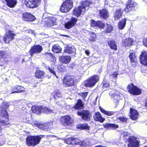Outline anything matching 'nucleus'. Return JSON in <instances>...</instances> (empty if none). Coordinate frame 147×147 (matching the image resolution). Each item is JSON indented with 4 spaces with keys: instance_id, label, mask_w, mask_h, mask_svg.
Masks as SVG:
<instances>
[{
    "instance_id": "nucleus-51",
    "label": "nucleus",
    "mask_w": 147,
    "mask_h": 147,
    "mask_svg": "<svg viewBox=\"0 0 147 147\" xmlns=\"http://www.w3.org/2000/svg\"><path fill=\"white\" fill-rule=\"evenodd\" d=\"M117 119L120 120L122 122L126 123L127 121V119L124 117H118Z\"/></svg>"
},
{
    "instance_id": "nucleus-23",
    "label": "nucleus",
    "mask_w": 147,
    "mask_h": 147,
    "mask_svg": "<svg viewBox=\"0 0 147 147\" xmlns=\"http://www.w3.org/2000/svg\"><path fill=\"white\" fill-rule=\"evenodd\" d=\"M103 125L105 128L107 129H115L119 127L117 125L111 123L104 124Z\"/></svg>"
},
{
    "instance_id": "nucleus-10",
    "label": "nucleus",
    "mask_w": 147,
    "mask_h": 147,
    "mask_svg": "<svg viewBox=\"0 0 147 147\" xmlns=\"http://www.w3.org/2000/svg\"><path fill=\"white\" fill-rule=\"evenodd\" d=\"M42 46L39 45H34L31 47L29 51L30 55L32 57L34 53H40L42 50Z\"/></svg>"
},
{
    "instance_id": "nucleus-32",
    "label": "nucleus",
    "mask_w": 147,
    "mask_h": 147,
    "mask_svg": "<svg viewBox=\"0 0 147 147\" xmlns=\"http://www.w3.org/2000/svg\"><path fill=\"white\" fill-rule=\"evenodd\" d=\"M83 106L84 105L82 100L79 99L78 100L74 107L75 109H78L82 108Z\"/></svg>"
},
{
    "instance_id": "nucleus-55",
    "label": "nucleus",
    "mask_w": 147,
    "mask_h": 147,
    "mask_svg": "<svg viewBox=\"0 0 147 147\" xmlns=\"http://www.w3.org/2000/svg\"><path fill=\"white\" fill-rule=\"evenodd\" d=\"M118 74L116 71L115 72H114L113 74L112 75V77L113 78H116L117 75Z\"/></svg>"
},
{
    "instance_id": "nucleus-36",
    "label": "nucleus",
    "mask_w": 147,
    "mask_h": 147,
    "mask_svg": "<svg viewBox=\"0 0 147 147\" xmlns=\"http://www.w3.org/2000/svg\"><path fill=\"white\" fill-rule=\"evenodd\" d=\"M53 95L55 99H57L58 98L61 97V95L59 90H55L53 93Z\"/></svg>"
},
{
    "instance_id": "nucleus-45",
    "label": "nucleus",
    "mask_w": 147,
    "mask_h": 147,
    "mask_svg": "<svg viewBox=\"0 0 147 147\" xmlns=\"http://www.w3.org/2000/svg\"><path fill=\"white\" fill-rule=\"evenodd\" d=\"M80 128L81 129H86L88 130L90 128V127L86 123L80 124Z\"/></svg>"
},
{
    "instance_id": "nucleus-46",
    "label": "nucleus",
    "mask_w": 147,
    "mask_h": 147,
    "mask_svg": "<svg viewBox=\"0 0 147 147\" xmlns=\"http://www.w3.org/2000/svg\"><path fill=\"white\" fill-rule=\"evenodd\" d=\"M60 10L61 12H66L69 11L67 7L63 5V3L62 4Z\"/></svg>"
},
{
    "instance_id": "nucleus-8",
    "label": "nucleus",
    "mask_w": 147,
    "mask_h": 147,
    "mask_svg": "<svg viewBox=\"0 0 147 147\" xmlns=\"http://www.w3.org/2000/svg\"><path fill=\"white\" fill-rule=\"evenodd\" d=\"M88 5L87 2L85 1L82 4V7H79L77 8H75L74 10V14L77 16H80L82 12L85 10L86 7Z\"/></svg>"
},
{
    "instance_id": "nucleus-30",
    "label": "nucleus",
    "mask_w": 147,
    "mask_h": 147,
    "mask_svg": "<svg viewBox=\"0 0 147 147\" xmlns=\"http://www.w3.org/2000/svg\"><path fill=\"white\" fill-rule=\"evenodd\" d=\"M108 45L110 48L115 50H117V45L113 40H109L108 42Z\"/></svg>"
},
{
    "instance_id": "nucleus-34",
    "label": "nucleus",
    "mask_w": 147,
    "mask_h": 147,
    "mask_svg": "<svg viewBox=\"0 0 147 147\" xmlns=\"http://www.w3.org/2000/svg\"><path fill=\"white\" fill-rule=\"evenodd\" d=\"M126 19H123L119 22L118 24V26L119 29L122 30L124 28L126 25Z\"/></svg>"
},
{
    "instance_id": "nucleus-13",
    "label": "nucleus",
    "mask_w": 147,
    "mask_h": 147,
    "mask_svg": "<svg viewBox=\"0 0 147 147\" xmlns=\"http://www.w3.org/2000/svg\"><path fill=\"white\" fill-rule=\"evenodd\" d=\"M22 19L27 21H33L35 20V16L30 13H25L22 14Z\"/></svg>"
},
{
    "instance_id": "nucleus-5",
    "label": "nucleus",
    "mask_w": 147,
    "mask_h": 147,
    "mask_svg": "<svg viewBox=\"0 0 147 147\" xmlns=\"http://www.w3.org/2000/svg\"><path fill=\"white\" fill-rule=\"evenodd\" d=\"M77 114L81 116L82 120L87 121H89L92 116L91 112L88 110H83L81 111H78Z\"/></svg>"
},
{
    "instance_id": "nucleus-31",
    "label": "nucleus",
    "mask_w": 147,
    "mask_h": 147,
    "mask_svg": "<svg viewBox=\"0 0 147 147\" xmlns=\"http://www.w3.org/2000/svg\"><path fill=\"white\" fill-rule=\"evenodd\" d=\"M90 144V143L88 142V140H86L85 141H80V140L78 139L77 141L76 144H78L82 147H85L86 146L89 145Z\"/></svg>"
},
{
    "instance_id": "nucleus-54",
    "label": "nucleus",
    "mask_w": 147,
    "mask_h": 147,
    "mask_svg": "<svg viewBox=\"0 0 147 147\" xmlns=\"http://www.w3.org/2000/svg\"><path fill=\"white\" fill-rule=\"evenodd\" d=\"M143 43L144 45L147 47V39L143 40Z\"/></svg>"
},
{
    "instance_id": "nucleus-24",
    "label": "nucleus",
    "mask_w": 147,
    "mask_h": 147,
    "mask_svg": "<svg viewBox=\"0 0 147 147\" xmlns=\"http://www.w3.org/2000/svg\"><path fill=\"white\" fill-rule=\"evenodd\" d=\"M8 6L10 8L14 7L17 3L16 0H5Z\"/></svg>"
},
{
    "instance_id": "nucleus-50",
    "label": "nucleus",
    "mask_w": 147,
    "mask_h": 147,
    "mask_svg": "<svg viewBox=\"0 0 147 147\" xmlns=\"http://www.w3.org/2000/svg\"><path fill=\"white\" fill-rule=\"evenodd\" d=\"M54 68H51L50 67H49L48 68V69L49 72L53 75L55 76L57 78H58V77L56 76L55 71H54Z\"/></svg>"
},
{
    "instance_id": "nucleus-48",
    "label": "nucleus",
    "mask_w": 147,
    "mask_h": 147,
    "mask_svg": "<svg viewBox=\"0 0 147 147\" xmlns=\"http://www.w3.org/2000/svg\"><path fill=\"white\" fill-rule=\"evenodd\" d=\"M88 94V92H80L78 94L79 95L81 96L84 100L85 98L87 97Z\"/></svg>"
},
{
    "instance_id": "nucleus-29",
    "label": "nucleus",
    "mask_w": 147,
    "mask_h": 147,
    "mask_svg": "<svg viewBox=\"0 0 147 147\" xmlns=\"http://www.w3.org/2000/svg\"><path fill=\"white\" fill-rule=\"evenodd\" d=\"M129 57L131 63H136L137 61V56L136 55L135 53H130Z\"/></svg>"
},
{
    "instance_id": "nucleus-63",
    "label": "nucleus",
    "mask_w": 147,
    "mask_h": 147,
    "mask_svg": "<svg viewBox=\"0 0 147 147\" xmlns=\"http://www.w3.org/2000/svg\"><path fill=\"white\" fill-rule=\"evenodd\" d=\"M95 147H106L104 146H102L99 145V146H96Z\"/></svg>"
},
{
    "instance_id": "nucleus-49",
    "label": "nucleus",
    "mask_w": 147,
    "mask_h": 147,
    "mask_svg": "<svg viewBox=\"0 0 147 147\" xmlns=\"http://www.w3.org/2000/svg\"><path fill=\"white\" fill-rule=\"evenodd\" d=\"M45 55L47 58H53V59L55 58V57L53 55L52 53H45Z\"/></svg>"
},
{
    "instance_id": "nucleus-39",
    "label": "nucleus",
    "mask_w": 147,
    "mask_h": 147,
    "mask_svg": "<svg viewBox=\"0 0 147 147\" xmlns=\"http://www.w3.org/2000/svg\"><path fill=\"white\" fill-rule=\"evenodd\" d=\"M88 34L90 36L89 40L91 41H95L96 37V34L94 32H89Z\"/></svg>"
},
{
    "instance_id": "nucleus-64",
    "label": "nucleus",
    "mask_w": 147,
    "mask_h": 147,
    "mask_svg": "<svg viewBox=\"0 0 147 147\" xmlns=\"http://www.w3.org/2000/svg\"><path fill=\"white\" fill-rule=\"evenodd\" d=\"M29 40L30 41L31 40V39L30 38H29Z\"/></svg>"
},
{
    "instance_id": "nucleus-3",
    "label": "nucleus",
    "mask_w": 147,
    "mask_h": 147,
    "mask_svg": "<svg viewBox=\"0 0 147 147\" xmlns=\"http://www.w3.org/2000/svg\"><path fill=\"white\" fill-rule=\"evenodd\" d=\"M76 79L74 76L72 75H68L65 76L63 79V85L66 87L71 86L74 85Z\"/></svg>"
},
{
    "instance_id": "nucleus-15",
    "label": "nucleus",
    "mask_w": 147,
    "mask_h": 147,
    "mask_svg": "<svg viewBox=\"0 0 147 147\" xmlns=\"http://www.w3.org/2000/svg\"><path fill=\"white\" fill-rule=\"evenodd\" d=\"M60 61L63 63L67 64L70 62L71 57L69 55H63L59 57Z\"/></svg>"
},
{
    "instance_id": "nucleus-22",
    "label": "nucleus",
    "mask_w": 147,
    "mask_h": 147,
    "mask_svg": "<svg viewBox=\"0 0 147 147\" xmlns=\"http://www.w3.org/2000/svg\"><path fill=\"white\" fill-rule=\"evenodd\" d=\"M94 120L102 123L105 120V119L102 117L99 112H97L95 113L93 117Z\"/></svg>"
},
{
    "instance_id": "nucleus-20",
    "label": "nucleus",
    "mask_w": 147,
    "mask_h": 147,
    "mask_svg": "<svg viewBox=\"0 0 147 147\" xmlns=\"http://www.w3.org/2000/svg\"><path fill=\"white\" fill-rule=\"evenodd\" d=\"M91 26L94 27H97L99 28H103L105 26L104 24L102 21H95L94 20H92L91 24Z\"/></svg>"
},
{
    "instance_id": "nucleus-60",
    "label": "nucleus",
    "mask_w": 147,
    "mask_h": 147,
    "mask_svg": "<svg viewBox=\"0 0 147 147\" xmlns=\"http://www.w3.org/2000/svg\"><path fill=\"white\" fill-rule=\"evenodd\" d=\"M52 135V137H54L56 139H59L56 136L54 135Z\"/></svg>"
},
{
    "instance_id": "nucleus-44",
    "label": "nucleus",
    "mask_w": 147,
    "mask_h": 147,
    "mask_svg": "<svg viewBox=\"0 0 147 147\" xmlns=\"http://www.w3.org/2000/svg\"><path fill=\"white\" fill-rule=\"evenodd\" d=\"M113 30V27L111 25L107 24V25L106 29H105V32L107 33H110Z\"/></svg>"
},
{
    "instance_id": "nucleus-61",
    "label": "nucleus",
    "mask_w": 147,
    "mask_h": 147,
    "mask_svg": "<svg viewBox=\"0 0 147 147\" xmlns=\"http://www.w3.org/2000/svg\"><path fill=\"white\" fill-rule=\"evenodd\" d=\"M52 137V135H47L46 136V138Z\"/></svg>"
},
{
    "instance_id": "nucleus-12",
    "label": "nucleus",
    "mask_w": 147,
    "mask_h": 147,
    "mask_svg": "<svg viewBox=\"0 0 147 147\" xmlns=\"http://www.w3.org/2000/svg\"><path fill=\"white\" fill-rule=\"evenodd\" d=\"M136 138L134 136H131L128 139L129 142L128 144V147H138L139 142L137 140Z\"/></svg>"
},
{
    "instance_id": "nucleus-43",
    "label": "nucleus",
    "mask_w": 147,
    "mask_h": 147,
    "mask_svg": "<svg viewBox=\"0 0 147 147\" xmlns=\"http://www.w3.org/2000/svg\"><path fill=\"white\" fill-rule=\"evenodd\" d=\"M39 127H40V129H42L45 131H48L50 129L48 125L46 124H45L44 125H39Z\"/></svg>"
},
{
    "instance_id": "nucleus-1",
    "label": "nucleus",
    "mask_w": 147,
    "mask_h": 147,
    "mask_svg": "<svg viewBox=\"0 0 147 147\" xmlns=\"http://www.w3.org/2000/svg\"><path fill=\"white\" fill-rule=\"evenodd\" d=\"M9 105L8 102H3L0 107V131L3 128L10 126L9 115L6 110Z\"/></svg>"
},
{
    "instance_id": "nucleus-47",
    "label": "nucleus",
    "mask_w": 147,
    "mask_h": 147,
    "mask_svg": "<svg viewBox=\"0 0 147 147\" xmlns=\"http://www.w3.org/2000/svg\"><path fill=\"white\" fill-rule=\"evenodd\" d=\"M101 86H102V87H107L109 86V84L108 82L105 80H104L102 83Z\"/></svg>"
},
{
    "instance_id": "nucleus-58",
    "label": "nucleus",
    "mask_w": 147,
    "mask_h": 147,
    "mask_svg": "<svg viewBox=\"0 0 147 147\" xmlns=\"http://www.w3.org/2000/svg\"><path fill=\"white\" fill-rule=\"evenodd\" d=\"M144 106L147 109V98L146 100Z\"/></svg>"
},
{
    "instance_id": "nucleus-62",
    "label": "nucleus",
    "mask_w": 147,
    "mask_h": 147,
    "mask_svg": "<svg viewBox=\"0 0 147 147\" xmlns=\"http://www.w3.org/2000/svg\"><path fill=\"white\" fill-rule=\"evenodd\" d=\"M3 37L0 36V43H1L2 42V40H3Z\"/></svg>"
},
{
    "instance_id": "nucleus-35",
    "label": "nucleus",
    "mask_w": 147,
    "mask_h": 147,
    "mask_svg": "<svg viewBox=\"0 0 147 147\" xmlns=\"http://www.w3.org/2000/svg\"><path fill=\"white\" fill-rule=\"evenodd\" d=\"M61 48L58 45H55L53 47L52 50L57 53H60L61 51Z\"/></svg>"
},
{
    "instance_id": "nucleus-42",
    "label": "nucleus",
    "mask_w": 147,
    "mask_h": 147,
    "mask_svg": "<svg viewBox=\"0 0 147 147\" xmlns=\"http://www.w3.org/2000/svg\"><path fill=\"white\" fill-rule=\"evenodd\" d=\"M42 113H45L47 114L51 113L53 112V110L49 109L47 107H42Z\"/></svg>"
},
{
    "instance_id": "nucleus-7",
    "label": "nucleus",
    "mask_w": 147,
    "mask_h": 147,
    "mask_svg": "<svg viewBox=\"0 0 147 147\" xmlns=\"http://www.w3.org/2000/svg\"><path fill=\"white\" fill-rule=\"evenodd\" d=\"M41 1V0H26L25 4L28 7L32 8L37 7Z\"/></svg>"
},
{
    "instance_id": "nucleus-11",
    "label": "nucleus",
    "mask_w": 147,
    "mask_h": 147,
    "mask_svg": "<svg viewBox=\"0 0 147 147\" xmlns=\"http://www.w3.org/2000/svg\"><path fill=\"white\" fill-rule=\"evenodd\" d=\"M15 35L11 31H9L7 32L5 35L3 37V40L5 43H9L14 38Z\"/></svg>"
},
{
    "instance_id": "nucleus-53",
    "label": "nucleus",
    "mask_w": 147,
    "mask_h": 147,
    "mask_svg": "<svg viewBox=\"0 0 147 147\" xmlns=\"http://www.w3.org/2000/svg\"><path fill=\"white\" fill-rule=\"evenodd\" d=\"M4 58H2L1 59H0V66H3L4 65Z\"/></svg>"
},
{
    "instance_id": "nucleus-26",
    "label": "nucleus",
    "mask_w": 147,
    "mask_h": 147,
    "mask_svg": "<svg viewBox=\"0 0 147 147\" xmlns=\"http://www.w3.org/2000/svg\"><path fill=\"white\" fill-rule=\"evenodd\" d=\"M78 140V139L77 138H74L71 137L68 139H67L66 140V142L68 144H76L77 143V141Z\"/></svg>"
},
{
    "instance_id": "nucleus-9",
    "label": "nucleus",
    "mask_w": 147,
    "mask_h": 147,
    "mask_svg": "<svg viewBox=\"0 0 147 147\" xmlns=\"http://www.w3.org/2000/svg\"><path fill=\"white\" fill-rule=\"evenodd\" d=\"M60 121L61 123L64 125L70 126L73 122V121L70 117L68 115L63 116L60 119Z\"/></svg>"
},
{
    "instance_id": "nucleus-59",
    "label": "nucleus",
    "mask_w": 147,
    "mask_h": 147,
    "mask_svg": "<svg viewBox=\"0 0 147 147\" xmlns=\"http://www.w3.org/2000/svg\"><path fill=\"white\" fill-rule=\"evenodd\" d=\"M85 53L87 55H89L90 54V52L88 50H86L85 51Z\"/></svg>"
},
{
    "instance_id": "nucleus-33",
    "label": "nucleus",
    "mask_w": 147,
    "mask_h": 147,
    "mask_svg": "<svg viewBox=\"0 0 147 147\" xmlns=\"http://www.w3.org/2000/svg\"><path fill=\"white\" fill-rule=\"evenodd\" d=\"M135 4L134 3L131 5L130 3H127V5L125 9V11L126 12H128L133 10H134Z\"/></svg>"
},
{
    "instance_id": "nucleus-40",
    "label": "nucleus",
    "mask_w": 147,
    "mask_h": 147,
    "mask_svg": "<svg viewBox=\"0 0 147 147\" xmlns=\"http://www.w3.org/2000/svg\"><path fill=\"white\" fill-rule=\"evenodd\" d=\"M16 89L17 90L16 91H13L14 89L12 90V93H21L24 90V88L22 86H17Z\"/></svg>"
},
{
    "instance_id": "nucleus-14",
    "label": "nucleus",
    "mask_w": 147,
    "mask_h": 147,
    "mask_svg": "<svg viewBox=\"0 0 147 147\" xmlns=\"http://www.w3.org/2000/svg\"><path fill=\"white\" fill-rule=\"evenodd\" d=\"M77 19L75 18H72L70 20L65 24V28L69 29L75 26Z\"/></svg>"
},
{
    "instance_id": "nucleus-6",
    "label": "nucleus",
    "mask_w": 147,
    "mask_h": 147,
    "mask_svg": "<svg viewBox=\"0 0 147 147\" xmlns=\"http://www.w3.org/2000/svg\"><path fill=\"white\" fill-rule=\"evenodd\" d=\"M127 88L128 92L134 95H138L141 94V90L132 83L129 84Z\"/></svg>"
},
{
    "instance_id": "nucleus-21",
    "label": "nucleus",
    "mask_w": 147,
    "mask_h": 147,
    "mask_svg": "<svg viewBox=\"0 0 147 147\" xmlns=\"http://www.w3.org/2000/svg\"><path fill=\"white\" fill-rule=\"evenodd\" d=\"M140 60L142 64L147 65V51L142 53Z\"/></svg>"
},
{
    "instance_id": "nucleus-57",
    "label": "nucleus",
    "mask_w": 147,
    "mask_h": 147,
    "mask_svg": "<svg viewBox=\"0 0 147 147\" xmlns=\"http://www.w3.org/2000/svg\"><path fill=\"white\" fill-rule=\"evenodd\" d=\"M127 3H130L131 5L134 3H136L133 1L128 0L127 2Z\"/></svg>"
},
{
    "instance_id": "nucleus-52",
    "label": "nucleus",
    "mask_w": 147,
    "mask_h": 147,
    "mask_svg": "<svg viewBox=\"0 0 147 147\" xmlns=\"http://www.w3.org/2000/svg\"><path fill=\"white\" fill-rule=\"evenodd\" d=\"M111 94L112 98H114V99L117 100L119 98V94L113 93L112 92Z\"/></svg>"
},
{
    "instance_id": "nucleus-41",
    "label": "nucleus",
    "mask_w": 147,
    "mask_h": 147,
    "mask_svg": "<svg viewBox=\"0 0 147 147\" xmlns=\"http://www.w3.org/2000/svg\"><path fill=\"white\" fill-rule=\"evenodd\" d=\"M47 24L49 26H53L54 25L56 24V20L55 18H52L48 20Z\"/></svg>"
},
{
    "instance_id": "nucleus-16",
    "label": "nucleus",
    "mask_w": 147,
    "mask_h": 147,
    "mask_svg": "<svg viewBox=\"0 0 147 147\" xmlns=\"http://www.w3.org/2000/svg\"><path fill=\"white\" fill-rule=\"evenodd\" d=\"M134 40L131 38H128L127 39L125 38H124L122 40L123 46V47L131 46Z\"/></svg>"
},
{
    "instance_id": "nucleus-56",
    "label": "nucleus",
    "mask_w": 147,
    "mask_h": 147,
    "mask_svg": "<svg viewBox=\"0 0 147 147\" xmlns=\"http://www.w3.org/2000/svg\"><path fill=\"white\" fill-rule=\"evenodd\" d=\"M4 53L3 51H0V57H2V58H3V57H4Z\"/></svg>"
},
{
    "instance_id": "nucleus-25",
    "label": "nucleus",
    "mask_w": 147,
    "mask_h": 147,
    "mask_svg": "<svg viewBox=\"0 0 147 147\" xmlns=\"http://www.w3.org/2000/svg\"><path fill=\"white\" fill-rule=\"evenodd\" d=\"M123 12V10L121 8H119L117 9L114 15L115 19L116 20H118L120 18Z\"/></svg>"
},
{
    "instance_id": "nucleus-27",
    "label": "nucleus",
    "mask_w": 147,
    "mask_h": 147,
    "mask_svg": "<svg viewBox=\"0 0 147 147\" xmlns=\"http://www.w3.org/2000/svg\"><path fill=\"white\" fill-rule=\"evenodd\" d=\"M63 5H65L67 7L69 10L73 6V2L70 0H67L63 2Z\"/></svg>"
},
{
    "instance_id": "nucleus-18",
    "label": "nucleus",
    "mask_w": 147,
    "mask_h": 147,
    "mask_svg": "<svg viewBox=\"0 0 147 147\" xmlns=\"http://www.w3.org/2000/svg\"><path fill=\"white\" fill-rule=\"evenodd\" d=\"M42 107L37 105L33 106L31 108L32 111L37 115L40 114L42 113Z\"/></svg>"
},
{
    "instance_id": "nucleus-37",
    "label": "nucleus",
    "mask_w": 147,
    "mask_h": 147,
    "mask_svg": "<svg viewBox=\"0 0 147 147\" xmlns=\"http://www.w3.org/2000/svg\"><path fill=\"white\" fill-rule=\"evenodd\" d=\"M99 108L100 111L102 113L108 116H111L114 115V112H113L105 111L104 109L102 108L101 107H100Z\"/></svg>"
},
{
    "instance_id": "nucleus-38",
    "label": "nucleus",
    "mask_w": 147,
    "mask_h": 147,
    "mask_svg": "<svg viewBox=\"0 0 147 147\" xmlns=\"http://www.w3.org/2000/svg\"><path fill=\"white\" fill-rule=\"evenodd\" d=\"M35 76L37 78H41L44 76V72L40 70H37L35 72Z\"/></svg>"
},
{
    "instance_id": "nucleus-17",
    "label": "nucleus",
    "mask_w": 147,
    "mask_h": 147,
    "mask_svg": "<svg viewBox=\"0 0 147 147\" xmlns=\"http://www.w3.org/2000/svg\"><path fill=\"white\" fill-rule=\"evenodd\" d=\"M76 49L74 46L67 45L65 48V53L71 54L76 53Z\"/></svg>"
},
{
    "instance_id": "nucleus-28",
    "label": "nucleus",
    "mask_w": 147,
    "mask_h": 147,
    "mask_svg": "<svg viewBox=\"0 0 147 147\" xmlns=\"http://www.w3.org/2000/svg\"><path fill=\"white\" fill-rule=\"evenodd\" d=\"M99 13L100 17L104 19H106L108 16V11L105 9L100 10Z\"/></svg>"
},
{
    "instance_id": "nucleus-2",
    "label": "nucleus",
    "mask_w": 147,
    "mask_h": 147,
    "mask_svg": "<svg viewBox=\"0 0 147 147\" xmlns=\"http://www.w3.org/2000/svg\"><path fill=\"white\" fill-rule=\"evenodd\" d=\"M45 135H40L37 136H28L26 139L27 144L29 146H34L38 144L42 138Z\"/></svg>"
},
{
    "instance_id": "nucleus-4",
    "label": "nucleus",
    "mask_w": 147,
    "mask_h": 147,
    "mask_svg": "<svg viewBox=\"0 0 147 147\" xmlns=\"http://www.w3.org/2000/svg\"><path fill=\"white\" fill-rule=\"evenodd\" d=\"M99 79V78L98 75H94L90 77L86 81L84 85L86 87H93L98 81Z\"/></svg>"
},
{
    "instance_id": "nucleus-19",
    "label": "nucleus",
    "mask_w": 147,
    "mask_h": 147,
    "mask_svg": "<svg viewBox=\"0 0 147 147\" xmlns=\"http://www.w3.org/2000/svg\"><path fill=\"white\" fill-rule=\"evenodd\" d=\"M130 113L131 119L133 120H136L137 119L138 113L136 110L131 108Z\"/></svg>"
}]
</instances>
